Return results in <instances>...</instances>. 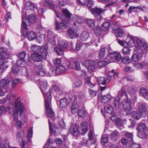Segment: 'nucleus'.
I'll list each match as a JSON object with an SVG mask.
<instances>
[{"mask_svg": "<svg viewBox=\"0 0 148 148\" xmlns=\"http://www.w3.org/2000/svg\"><path fill=\"white\" fill-rule=\"evenodd\" d=\"M16 63L17 64V65L19 67H24L25 66L26 62L23 59H18L17 60Z\"/></svg>", "mask_w": 148, "mask_h": 148, "instance_id": "nucleus-42", "label": "nucleus"}, {"mask_svg": "<svg viewBox=\"0 0 148 148\" xmlns=\"http://www.w3.org/2000/svg\"><path fill=\"white\" fill-rule=\"evenodd\" d=\"M86 111L83 109H79L78 111V114L81 117H84L86 115Z\"/></svg>", "mask_w": 148, "mask_h": 148, "instance_id": "nucleus-47", "label": "nucleus"}, {"mask_svg": "<svg viewBox=\"0 0 148 148\" xmlns=\"http://www.w3.org/2000/svg\"><path fill=\"white\" fill-rule=\"evenodd\" d=\"M131 62V59L127 56H125L122 58V62L125 64H127Z\"/></svg>", "mask_w": 148, "mask_h": 148, "instance_id": "nucleus-49", "label": "nucleus"}, {"mask_svg": "<svg viewBox=\"0 0 148 148\" xmlns=\"http://www.w3.org/2000/svg\"><path fill=\"white\" fill-rule=\"evenodd\" d=\"M69 132L72 135L76 136H77L79 135V131L76 123H73L71 126Z\"/></svg>", "mask_w": 148, "mask_h": 148, "instance_id": "nucleus-10", "label": "nucleus"}, {"mask_svg": "<svg viewBox=\"0 0 148 148\" xmlns=\"http://www.w3.org/2000/svg\"><path fill=\"white\" fill-rule=\"evenodd\" d=\"M25 7L27 9L33 10L36 7V5L31 1H27L25 3Z\"/></svg>", "mask_w": 148, "mask_h": 148, "instance_id": "nucleus-34", "label": "nucleus"}, {"mask_svg": "<svg viewBox=\"0 0 148 148\" xmlns=\"http://www.w3.org/2000/svg\"><path fill=\"white\" fill-rule=\"evenodd\" d=\"M26 14L24 13L22 15V23H21V30H27V25L26 23Z\"/></svg>", "mask_w": 148, "mask_h": 148, "instance_id": "nucleus-18", "label": "nucleus"}, {"mask_svg": "<svg viewBox=\"0 0 148 148\" xmlns=\"http://www.w3.org/2000/svg\"><path fill=\"white\" fill-rule=\"evenodd\" d=\"M66 69L63 66H59L57 67L55 70H53L52 72L55 71L56 75L61 74L64 73Z\"/></svg>", "mask_w": 148, "mask_h": 148, "instance_id": "nucleus-16", "label": "nucleus"}, {"mask_svg": "<svg viewBox=\"0 0 148 148\" xmlns=\"http://www.w3.org/2000/svg\"><path fill=\"white\" fill-rule=\"evenodd\" d=\"M81 74L80 75V77L83 79L85 80L86 83L90 87H93L95 85V84L92 83L90 82V79L88 78V76L86 74L85 71H82L81 72Z\"/></svg>", "mask_w": 148, "mask_h": 148, "instance_id": "nucleus-8", "label": "nucleus"}, {"mask_svg": "<svg viewBox=\"0 0 148 148\" xmlns=\"http://www.w3.org/2000/svg\"><path fill=\"white\" fill-rule=\"evenodd\" d=\"M137 7L136 6H130L128 10V12L130 13H131L133 12H135L137 11Z\"/></svg>", "mask_w": 148, "mask_h": 148, "instance_id": "nucleus-61", "label": "nucleus"}, {"mask_svg": "<svg viewBox=\"0 0 148 148\" xmlns=\"http://www.w3.org/2000/svg\"><path fill=\"white\" fill-rule=\"evenodd\" d=\"M138 112L142 117L145 116L147 113V106L144 103H138Z\"/></svg>", "mask_w": 148, "mask_h": 148, "instance_id": "nucleus-7", "label": "nucleus"}, {"mask_svg": "<svg viewBox=\"0 0 148 148\" xmlns=\"http://www.w3.org/2000/svg\"><path fill=\"white\" fill-rule=\"evenodd\" d=\"M110 23L108 22H104L101 25V29L103 31H107L109 29Z\"/></svg>", "mask_w": 148, "mask_h": 148, "instance_id": "nucleus-36", "label": "nucleus"}, {"mask_svg": "<svg viewBox=\"0 0 148 148\" xmlns=\"http://www.w3.org/2000/svg\"><path fill=\"white\" fill-rule=\"evenodd\" d=\"M20 68L16 64L13 65L12 69V72L14 75H17L20 71Z\"/></svg>", "mask_w": 148, "mask_h": 148, "instance_id": "nucleus-33", "label": "nucleus"}, {"mask_svg": "<svg viewBox=\"0 0 148 148\" xmlns=\"http://www.w3.org/2000/svg\"><path fill=\"white\" fill-rule=\"evenodd\" d=\"M113 27V32L115 34L116 37H122L124 35L123 31L121 27L116 28L119 26V22H111Z\"/></svg>", "mask_w": 148, "mask_h": 148, "instance_id": "nucleus-4", "label": "nucleus"}, {"mask_svg": "<svg viewBox=\"0 0 148 148\" xmlns=\"http://www.w3.org/2000/svg\"><path fill=\"white\" fill-rule=\"evenodd\" d=\"M108 137L107 135H104L101 138V143L103 145H105L108 142Z\"/></svg>", "mask_w": 148, "mask_h": 148, "instance_id": "nucleus-44", "label": "nucleus"}, {"mask_svg": "<svg viewBox=\"0 0 148 148\" xmlns=\"http://www.w3.org/2000/svg\"><path fill=\"white\" fill-rule=\"evenodd\" d=\"M40 48V47L39 46L36 45H32L30 47L32 51H37L38 52H39Z\"/></svg>", "mask_w": 148, "mask_h": 148, "instance_id": "nucleus-55", "label": "nucleus"}, {"mask_svg": "<svg viewBox=\"0 0 148 148\" xmlns=\"http://www.w3.org/2000/svg\"><path fill=\"white\" fill-rule=\"evenodd\" d=\"M58 44L61 48H66L68 45L66 41L61 40H58Z\"/></svg>", "mask_w": 148, "mask_h": 148, "instance_id": "nucleus-32", "label": "nucleus"}, {"mask_svg": "<svg viewBox=\"0 0 148 148\" xmlns=\"http://www.w3.org/2000/svg\"><path fill=\"white\" fill-rule=\"evenodd\" d=\"M120 137L119 133L117 130L113 132L111 134L110 138L111 140L114 141H116Z\"/></svg>", "mask_w": 148, "mask_h": 148, "instance_id": "nucleus-17", "label": "nucleus"}, {"mask_svg": "<svg viewBox=\"0 0 148 148\" xmlns=\"http://www.w3.org/2000/svg\"><path fill=\"white\" fill-rule=\"evenodd\" d=\"M69 66H71V67L75 68V69L77 70H79L80 69V67L79 62L77 60L73 61L72 64H70Z\"/></svg>", "mask_w": 148, "mask_h": 148, "instance_id": "nucleus-29", "label": "nucleus"}, {"mask_svg": "<svg viewBox=\"0 0 148 148\" xmlns=\"http://www.w3.org/2000/svg\"><path fill=\"white\" fill-rule=\"evenodd\" d=\"M43 57L41 54L35 53H33L31 56L32 60L36 62H39L41 61Z\"/></svg>", "mask_w": 148, "mask_h": 148, "instance_id": "nucleus-14", "label": "nucleus"}, {"mask_svg": "<svg viewBox=\"0 0 148 148\" xmlns=\"http://www.w3.org/2000/svg\"><path fill=\"white\" fill-rule=\"evenodd\" d=\"M131 102L127 99L123 102L122 106L124 111L127 114H131L132 113Z\"/></svg>", "mask_w": 148, "mask_h": 148, "instance_id": "nucleus-5", "label": "nucleus"}, {"mask_svg": "<svg viewBox=\"0 0 148 148\" xmlns=\"http://www.w3.org/2000/svg\"><path fill=\"white\" fill-rule=\"evenodd\" d=\"M136 43L139 47H142L145 42L142 39L135 37V38Z\"/></svg>", "mask_w": 148, "mask_h": 148, "instance_id": "nucleus-38", "label": "nucleus"}, {"mask_svg": "<svg viewBox=\"0 0 148 148\" xmlns=\"http://www.w3.org/2000/svg\"><path fill=\"white\" fill-rule=\"evenodd\" d=\"M135 51L141 57L143 55V52L142 49L139 47H136L134 49Z\"/></svg>", "mask_w": 148, "mask_h": 148, "instance_id": "nucleus-52", "label": "nucleus"}, {"mask_svg": "<svg viewBox=\"0 0 148 148\" xmlns=\"http://www.w3.org/2000/svg\"><path fill=\"white\" fill-rule=\"evenodd\" d=\"M9 82V80L4 79L0 80V87H5Z\"/></svg>", "mask_w": 148, "mask_h": 148, "instance_id": "nucleus-37", "label": "nucleus"}, {"mask_svg": "<svg viewBox=\"0 0 148 148\" xmlns=\"http://www.w3.org/2000/svg\"><path fill=\"white\" fill-rule=\"evenodd\" d=\"M81 133L82 135L85 134L88 131V124L87 122H83L81 123L80 126Z\"/></svg>", "mask_w": 148, "mask_h": 148, "instance_id": "nucleus-15", "label": "nucleus"}, {"mask_svg": "<svg viewBox=\"0 0 148 148\" xmlns=\"http://www.w3.org/2000/svg\"><path fill=\"white\" fill-rule=\"evenodd\" d=\"M139 56L136 53L133 54L131 58L132 61L134 62H138L139 60Z\"/></svg>", "mask_w": 148, "mask_h": 148, "instance_id": "nucleus-54", "label": "nucleus"}, {"mask_svg": "<svg viewBox=\"0 0 148 148\" xmlns=\"http://www.w3.org/2000/svg\"><path fill=\"white\" fill-rule=\"evenodd\" d=\"M74 84L76 87H79L82 85V82L79 79L77 78L74 81Z\"/></svg>", "mask_w": 148, "mask_h": 148, "instance_id": "nucleus-51", "label": "nucleus"}, {"mask_svg": "<svg viewBox=\"0 0 148 148\" xmlns=\"http://www.w3.org/2000/svg\"><path fill=\"white\" fill-rule=\"evenodd\" d=\"M104 108L105 111L110 114H112L113 112V108L110 105L104 104Z\"/></svg>", "mask_w": 148, "mask_h": 148, "instance_id": "nucleus-25", "label": "nucleus"}, {"mask_svg": "<svg viewBox=\"0 0 148 148\" xmlns=\"http://www.w3.org/2000/svg\"><path fill=\"white\" fill-rule=\"evenodd\" d=\"M20 79H15L12 81V87H14L16 86L17 84L19 83L20 81Z\"/></svg>", "mask_w": 148, "mask_h": 148, "instance_id": "nucleus-60", "label": "nucleus"}, {"mask_svg": "<svg viewBox=\"0 0 148 148\" xmlns=\"http://www.w3.org/2000/svg\"><path fill=\"white\" fill-rule=\"evenodd\" d=\"M108 57L112 59H114L117 61H120L122 59L121 54L119 52L115 51L110 53Z\"/></svg>", "mask_w": 148, "mask_h": 148, "instance_id": "nucleus-11", "label": "nucleus"}, {"mask_svg": "<svg viewBox=\"0 0 148 148\" xmlns=\"http://www.w3.org/2000/svg\"><path fill=\"white\" fill-rule=\"evenodd\" d=\"M27 37L30 40L35 39L36 36V33L34 31H28L27 33Z\"/></svg>", "mask_w": 148, "mask_h": 148, "instance_id": "nucleus-24", "label": "nucleus"}, {"mask_svg": "<svg viewBox=\"0 0 148 148\" xmlns=\"http://www.w3.org/2000/svg\"><path fill=\"white\" fill-rule=\"evenodd\" d=\"M66 25L63 22H61L59 24L58 22L56 20L55 28L56 30L61 29H65L66 27Z\"/></svg>", "mask_w": 148, "mask_h": 148, "instance_id": "nucleus-26", "label": "nucleus"}, {"mask_svg": "<svg viewBox=\"0 0 148 148\" xmlns=\"http://www.w3.org/2000/svg\"><path fill=\"white\" fill-rule=\"evenodd\" d=\"M39 84L40 88L45 99L46 114L48 117L54 121L55 120V113L51 108V104L50 103L51 99V91L49 90V92H46L47 86V82L46 80L41 81L40 82Z\"/></svg>", "mask_w": 148, "mask_h": 148, "instance_id": "nucleus-1", "label": "nucleus"}, {"mask_svg": "<svg viewBox=\"0 0 148 148\" xmlns=\"http://www.w3.org/2000/svg\"><path fill=\"white\" fill-rule=\"evenodd\" d=\"M135 37L132 35H128V38L129 39V41L127 44V45L129 47H132L135 45Z\"/></svg>", "mask_w": 148, "mask_h": 148, "instance_id": "nucleus-19", "label": "nucleus"}, {"mask_svg": "<svg viewBox=\"0 0 148 148\" xmlns=\"http://www.w3.org/2000/svg\"><path fill=\"white\" fill-rule=\"evenodd\" d=\"M108 62L105 60H101L98 62L97 65L100 67H102L106 66L108 64Z\"/></svg>", "mask_w": 148, "mask_h": 148, "instance_id": "nucleus-50", "label": "nucleus"}, {"mask_svg": "<svg viewBox=\"0 0 148 148\" xmlns=\"http://www.w3.org/2000/svg\"><path fill=\"white\" fill-rule=\"evenodd\" d=\"M132 117L134 119L138 120L142 116L138 112L137 113L136 112H134L132 114Z\"/></svg>", "mask_w": 148, "mask_h": 148, "instance_id": "nucleus-59", "label": "nucleus"}, {"mask_svg": "<svg viewBox=\"0 0 148 148\" xmlns=\"http://www.w3.org/2000/svg\"><path fill=\"white\" fill-rule=\"evenodd\" d=\"M24 110H22L21 109L19 111L20 112L19 115V118L20 120L21 121V122H24L25 121V118L24 114V113L23 112Z\"/></svg>", "mask_w": 148, "mask_h": 148, "instance_id": "nucleus-48", "label": "nucleus"}, {"mask_svg": "<svg viewBox=\"0 0 148 148\" xmlns=\"http://www.w3.org/2000/svg\"><path fill=\"white\" fill-rule=\"evenodd\" d=\"M111 99V96L110 95H107L106 96H103L101 97V99L103 102L106 103L110 101Z\"/></svg>", "mask_w": 148, "mask_h": 148, "instance_id": "nucleus-35", "label": "nucleus"}, {"mask_svg": "<svg viewBox=\"0 0 148 148\" xmlns=\"http://www.w3.org/2000/svg\"><path fill=\"white\" fill-rule=\"evenodd\" d=\"M7 109L5 106L0 107V115L5 113L7 111Z\"/></svg>", "mask_w": 148, "mask_h": 148, "instance_id": "nucleus-63", "label": "nucleus"}, {"mask_svg": "<svg viewBox=\"0 0 148 148\" xmlns=\"http://www.w3.org/2000/svg\"><path fill=\"white\" fill-rule=\"evenodd\" d=\"M140 94L143 97H146L148 95V92L145 88H141L140 89Z\"/></svg>", "mask_w": 148, "mask_h": 148, "instance_id": "nucleus-41", "label": "nucleus"}, {"mask_svg": "<svg viewBox=\"0 0 148 148\" xmlns=\"http://www.w3.org/2000/svg\"><path fill=\"white\" fill-rule=\"evenodd\" d=\"M68 35L71 38H75L78 36V35L75 32L74 30L72 28H70L69 29Z\"/></svg>", "mask_w": 148, "mask_h": 148, "instance_id": "nucleus-22", "label": "nucleus"}, {"mask_svg": "<svg viewBox=\"0 0 148 148\" xmlns=\"http://www.w3.org/2000/svg\"><path fill=\"white\" fill-rule=\"evenodd\" d=\"M85 96L84 94H82L80 96L77 93L75 94L74 97L71 99V100L73 101V103L77 105V103L84 101L85 99Z\"/></svg>", "mask_w": 148, "mask_h": 148, "instance_id": "nucleus-9", "label": "nucleus"}, {"mask_svg": "<svg viewBox=\"0 0 148 148\" xmlns=\"http://www.w3.org/2000/svg\"><path fill=\"white\" fill-rule=\"evenodd\" d=\"M136 130L139 133V136L141 135L142 136H145L148 132L147 127L146 126L145 124L144 123H141L138 125Z\"/></svg>", "mask_w": 148, "mask_h": 148, "instance_id": "nucleus-6", "label": "nucleus"}, {"mask_svg": "<svg viewBox=\"0 0 148 148\" xmlns=\"http://www.w3.org/2000/svg\"><path fill=\"white\" fill-rule=\"evenodd\" d=\"M48 47L47 45H45L41 47H40L39 52H40L41 55L43 57V58L45 59L47 53Z\"/></svg>", "mask_w": 148, "mask_h": 148, "instance_id": "nucleus-13", "label": "nucleus"}, {"mask_svg": "<svg viewBox=\"0 0 148 148\" xmlns=\"http://www.w3.org/2000/svg\"><path fill=\"white\" fill-rule=\"evenodd\" d=\"M54 35L53 33L49 32L48 34L47 37L48 40L53 45L55 46L56 45V41L54 39Z\"/></svg>", "mask_w": 148, "mask_h": 148, "instance_id": "nucleus-20", "label": "nucleus"}, {"mask_svg": "<svg viewBox=\"0 0 148 148\" xmlns=\"http://www.w3.org/2000/svg\"><path fill=\"white\" fill-rule=\"evenodd\" d=\"M106 10L105 9H103L101 8H92L91 12L92 14H101L102 12Z\"/></svg>", "mask_w": 148, "mask_h": 148, "instance_id": "nucleus-23", "label": "nucleus"}, {"mask_svg": "<svg viewBox=\"0 0 148 148\" xmlns=\"http://www.w3.org/2000/svg\"><path fill=\"white\" fill-rule=\"evenodd\" d=\"M114 107L116 109H119L120 108L121 105L120 102V99L119 97L115 98L114 100Z\"/></svg>", "mask_w": 148, "mask_h": 148, "instance_id": "nucleus-39", "label": "nucleus"}, {"mask_svg": "<svg viewBox=\"0 0 148 148\" xmlns=\"http://www.w3.org/2000/svg\"><path fill=\"white\" fill-rule=\"evenodd\" d=\"M94 32L95 35L97 36H99L101 33V30L99 26L96 27L94 29Z\"/></svg>", "mask_w": 148, "mask_h": 148, "instance_id": "nucleus-43", "label": "nucleus"}, {"mask_svg": "<svg viewBox=\"0 0 148 148\" xmlns=\"http://www.w3.org/2000/svg\"><path fill=\"white\" fill-rule=\"evenodd\" d=\"M127 91L130 94H133L136 92V90L134 86H131L128 87Z\"/></svg>", "mask_w": 148, "mask_h": 148, "instance_id": "nucleus-46", "label": "nucleus"}, {"mask_svg": "<svg viewBox=\"0 0 148 148\" xmlns=\"http://www.w3.org/2000/svg\"><path fill=\"white\" fill-rule=\"evenodd\" d=\"M105 49L104 48H101L99 50L98 56L99 59H101L104 57L105 54Z\"/></svg>", "mask_w": 148, "mask_h": 148, "instance_id": "nucleus-40", "label": "nucleus"}, {"mask_svg": "<svg viewBox=\"0 0 148 148\" xmlns=\"http://www.w3.org/2000/svg\"><path fill=\"white\" fill-rule=\"evenodd\" d=\"M54 50L58 55H62L63 53V50L62 49H60L58 47H55Z\"/></svg>", "mask_w": 148, "mask_h": 148, "instance_id": "nucleus-53", "label": "nucleus"}, {"mask_svg": "<svg viewBox=\"0 0 148 148\" xmlns=\"http://www.w3.org/2000/svg\"><path fill=\"white\" fill-rule=\"evenodd\" d=\"M79 107L78 105L76 104L73 103V105L71 107V111L73 114H75L77 111V110Z\"/></svg>", "mask_w": 148, "mask_h": 148, "instance_id": "nucleus-45", "label": "nucleus"}, {"mask_svg": "<svg viewBox=\"0 0 148 148\" xmlns=\"http://www.w3.org/2000/svg\"><path fill=\"white\" fill-rule=\"evenodd\" d=\"M45 4L46 6H49L50 8L52 10H53L55 8V7L54 5L49 1H46Z\"/></svg>", "mask_w": 148, "mask_h": 148, "instance_id": "nucleus-57", "label": "nucleus"}, {"mask_svg": "<svg viewBox=\"0 0 148 148\" xmlns=\"http://www.w3.org/2000/svg\"><path fill=\"white\" fill-rule=\"evenodd\" d=\"M111 79V77L110 76H108L106 78L103 77H101L99 78L98 80L99 84L105 85L107 81L108 82L110 81Z\"/></svg>", "mask_w": 148, "mask_h": 148, "instance_id": "nucleus-21", "label": "nucleus"}, {"mask_svg": "<svg viewBox=\"0 0 148 148\" xmlns=\"http://www.w3.org/2000/svg\"><path fill=\"white\" fill-rule=\"evenodd\" d=\"M27 19L29 25L34 24L36 21L35 16L32 14L29 15Z\"/></svg>", "mask_w": 148, "mask_h": 148, "instance_id": "nucleus-28", "label": "nucleus"}, {"mask_svg": "<svg viewBox=\"0 0 148 148\" xmlns=\"http://www.w3.org/2000/svg\"><path fill=\"white\" fill-rule=\"evenodd\" d=\"M85 21L88 26L91 28L94 27L95 26V22L94 19L91 18H86Z\"/></svg>", "mask_w": 148, "mask_h": 148, "instance_id": "nucleus-30", "label": "nucleus"}, {"mask_svg": "<svg viewBox=\"0 0 148 148\" xmlns=\"http://www.w3.org/2000/svg\"><path fill=\"white\" fill-rule=\"evenodd\" d=\"M134 66L137 69H142L143 67V65L141 63H137L135 64Z\"/></svg>", "mask_w": 148, "mask_h": 148, "instance_id": "nucleus-64", "label": "nucleus"}, {"mask_svg": "<svg viewBox=\"0 0 148 148\" xmlns=\"http://www.w3.org/2000/svg\"><path fill=\"white\" fill-rule=\"evenodd\" d=\"M122 51L123 54H128L130 53L131 50L127 47H124Z\"/></svg>", "mask_w": 148, "mask_h": 148, "instance_id": "nucleus-56", "label": "nucleus"}, {"mask_svg": "<svg viewBox=\"0 0 148 148\" xmlns=\"http://www.w3.org/2000/svg\"><path fill=\"white\" fill-rule=\"evenodd\" d=\"M58 2L60 5L64 6L67 4L68 1L67 0H58Z\"/></svg>", "mask_w": 148, "mask_h": 148, "instance_id": "nucleus-62", "label": "nucleus"}, {"mask_svg": "<svg viewBox=\"0 0 148 148\" xmlns=\"http://www.w3.org/2000/svg\"><path fill=\"white\" fill-rule=\"evenodd\" d=\"M68 102L66 98L62 99L60 101V106L61 108L66 107L68 105Z\"/></svg>", "mask_w": 148, "mask_h": 148, "instance_id": "nucleus-31", "label": "nucleus"}, {"mask_svg": "<svg viewBox=\"0 0 148 148\" xmlns=\"http://www.w3.org/2000/svg\"><path fill=\"white\" fill-rule=\"evenodd\" d=\"M89 34L87 31H84L81 34L80 36V39L83 41H86L89 38Z\"/></svg>", "mask_w": 148, "mask_h": 148, "instance_id": "nucleus-27", "label": "nucleus"}, {"mask_svg": "<svg viewBox=\"0 0 148 148\" xmlns=\"http://www.w3.org/2000/svg\"><path fill=\"white\" fill-rule=\"evenodd\" d=\"M9 58L8 53L7 49L4 47L0 48V66H3L5 69L8 67V65L6 64L4 60Z\"/></svg>", "mask_w": 148, "mask_h": 148, "instance_id": "nucleus-2", "label": "nucleus"}, {"mask_svg": "<svg viewBox=\"0 0 148 148\" xmlns=\"http://www.w3.org/2000/svg\"><path fill=\"white\" fill-rule=\"evenodd\" d=\"M62 12L66 16V18H64L62 19V21L66 23H69L70 21L71 14L66 9L63 10H62Z\"/></svg>", "mask_w": 148, "mask_h": 148, "instance_id": "nucleus-12", "label": "nucleus"}, {"mask_svg": "<svg viewBox=\"0 0 148 148\" xmlns=\"http://www.w3.org/2000/svg\"><path fill=\"white\" fill-rule=\"evenodd\" d=\"M85 63L88 64V66H95V62L94 61L92 60H85Z\"/></svg>", "mask_w": 148, "mask_h": 148, "instance_id": "nucleus-58", "label": "nucleus"}, {"mask_svg": "<svg viewBox=\"0 0 148 148\" xmlns=\"http://www.w3.org/2000/svg\"><path fill=\"white\" fill-rule=\"evenodd\" d=\"M15 108L13 110V114L14 119L15 121L17 120L18 116V110H24V105L21 103L19 98H18L15 101L14 103Z\"/></svg>", "mask_w": 148, "mask_h": 148, "instance_id": "nucleus-3", "label": "nucleus"}]
</instances>
